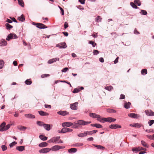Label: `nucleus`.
I'll return each mask as SVG.
<instances>
[{
  "mask_svg": "<svg viewBox=\"0 0 154 154\" xmlns=\"http://www.w3.org/2000/svg\"><path fill=\"white\" fill-rule=\"evenodd\" d=\"M6 123L5 122L2 123L0 125V131H3L8 130L11 127V125L8 124L5 125Z\"/></svg>",
  "mask_w": 154,
  "mask_h": 154,
  "instance_id": "1",
  "label": "nucleus"
},
{
  "mask_svg": "<svg viewBox=\"0 0 154 154\" xmlns=\"http://www.w3.org/2000/svg\"><path fill=\"white\" fill-rule=\"evenodd\" d=\"M17 36L14 33H10L7 36L6 38V40L8 41H10L11 39L17 38Z\"/></svg>",
  "mask_w": 154,
  "mask_h": 154,
  "instance_id": "2",
  "label": "nucleus"
},
{
  "mask_svg": "<svg viewBox=\"0 0 154 154\" xmlns=\"http://www.w3.org/2000/svg\"><path fill=\"white\" fill-rule=\"evenodd\" d=\"M78 103L75 102L73 103H71L70 104V108L71 109L75 110L78 109Z\"/></svg>",
  "mask_w": 154,
  "mask_h": 154,
  "instance_id": "3",
  "label": "nucleus"
},
{
  "mask_svg": "<svg viewBox=\"0 0 154 154\" xmlns=\"http://www.w3.org/2000/svg\"><path fill=\"white\" fill-rule=\"evenodd\" d=\"M78 123L80 125H85L89 124L91 123V122H85L82 120H78Z\"/></svg>",
  "mask_w": 154,
  "mask_h": 154,
  "instance_id": "4",
  "label": "nucleus"
},
{
  "mask_svg": "<svg viewBox=\"0 0 154 154\" xmlns=\"http://www.w3.org/2000/svg\"><path fill=\"white\" fill-rule=\"evenodd\" d=\"M51 150V149L48 148H45L39 150V152L40 153H45L49 152Z\"/></svg>",
  "mask_w": 154,
  "mask_h": 154,
  "instance_id": "5",
  "label": "nucleus"
},
{
  "mask_svg": "<svg viewBox=\"0 0 154 154\" xmlns=\"http://www.w3.org/2000/svg\"><path fill=\"white\" fill-rule=\"evenodd\" d=\"M60 136L52 138L48 141L49 143H56L60 139Z\"/></svg>",
  "mask_w": 154,
  "mask_h": 154,
  "instance_id": "6",
  "label": "nucleus"
},
{
  "mask_svg": "<svg viewBox=\"0 0 154 154\" xmlns=\"http://www.w3.org/2000/svg\"><path fill=\"white\" fill-rule=\"evenodd\" d=\"M65 148V147H63L58 145H56L53 146L51 149L53 151H56L60 149H62Z\"/></svg>",
  "mask_w": 154,
  "mask_h": 154,
  "instance_id": "7",
  "label": "nucleus"
},
{
  "mask_svg": "<svg viewBox=\"0 0 154 154\" xmlns=\"http://www.w3.org/2000/svg\"><path fill=\"white\" fill-rule=\"evenodd\" d=\"M56 47L60 48H65L67 47L66 43L65 42L60 43L56 45Z\"/></svg>",
  "mask_w": 154,
  "mask_h": 154,
  "instance_id": "8",
  "label": "nucleus"
},
{
  "mask_svg": "<svg viewBox=\"0 0 154 154\" xmlns=\"http://www.w3.org/2000/svg\"><path fill=\"white\" fill-rule=\"evenodd\" d=\"M73 130L67 128H63L61 130V132L62 133H65L70 132L72 131Z\"/></svg>",
  "mask_w": 154,
  "mask_h": 154,
  "instance_id": "9",
  "label": "nucleus"
},
{
  "mask_svg": "<svg viewBox=\"0 0 154 154\" xmlns=\"http://www.w3.org/2000/svg\"><path fill=\"white\" fill-rule=\"evenodd\" d=\"M105 122H112L115 121L116 120V119L113 118L112 117H108L107 118H104Z\"/></svg>",
  "mask_w": 154,
  "mask_h": 154,
  "instance_id": "10",
  "label": "nucleus"
},
{
  "mask_svg": "<svg viewBox=\"0 0 154 154\" xmlns=\"http://www.w3.org/2000/svg\"><path fill=\"white\" fill-rule=\"evenodd\" d=\"M35 25H37V27L40 29H45L47 27V26H45L44 24L40 23H36Z\"/></svg>",
  "mask_w": 154,
  "mask_h": 154,
  "instance_id": "11",
  "label": "nucleus"
},
{
  "mask_svg": "<svg viewBox=\"0 0 154 154\" xmlns=\"http://www.w3.org/2000/svg\"><path fill=\"white\" fill-rule=\"evenodd\" d=\"M110 128L112 129H116L118 128H121V126L118 124H112L109 126Z\"/></svg>",
  "mask_w": 154,
  "mask_h": 154,
  "instance_id": "12",
  "label": "nucleus"
},
{
  "mask_svg": "<svg viewBox=\"0 0 154 154\" xmlns=\"http://www.w3.org/2000/svg\"><path fill=\"white\" fill-rule=\"evenodd\" d=\"M128 116L131 118L137 119L140 117L139 115H137L134 113H130L128 114Z\"/></svg>",
  "mask_w": 154,
  "mask_h": 154,
  "instance_id": "13",
  "label": "nucleus"
},
{
  "mask_svg": "<svg viewBox=\"0 0 154 154\" xmlns=\"http://www.w3.org/2000/svg\"><path fill=\"white\" fill-rule=\"evenodd\" d=\"M73 123L69 122H65L62 123V126L63 127L66 126L67 127H69L73 125Z\"/></svg>",
  "mask_w": 154,
  "mask_h": 154,
  "instance_id": "14",
  "label": "nucleus"
},
{
  "mask_svg": "<svg viewBox=\"0 0 154 154\" xmlns=\"http://www.w3.org/2000/svg\"><path fill=\"white\" fill-rule=\"evenodd\" d=\"M57 113L59 115L64 116L68 115L69 112L66 111H60L58 112Z\"/></svg>",
  "mask_w": 154,
  "mask_h": 154,
  "instance_id": "15",
  "label": "nucleus"
},
{
  "mask_svg": "<svg viewBox=\"0 0 154 154\" xmlns=\"http://www.w3.org/2000/svg\"><path fill=\"white\" fill-rule=\"evenodd\" d=\"M146 114L149 116H154V112L151 110H146L145 111Z\"/></svg>",
  "mask_w": 154,
  "mask_h": 154,
  "instance_id": "16",
  "label": "nucleus"
},
{
  "mask_svg": "<svg viewBox=\"0 0 154 154\" xmlns=\"http://www.w3.org/2000/svg\"><path fill=\"white\" fill-rule=\"evenodd\" d=\"M59 58L57 57H56L54 58H53L49 60L48 62V64H51L54 62H55L56 61H59Z\"/></svg>",
  "mask_w": 154,
  "mask_h": 154,
  "instance_id": "17",
  "label": "nucleus"
},
{
  "mask_svg": "<svg viewBox=\"0 0 154 154\" xmlns=\"http://www.w3.org/2000/svg\"><path fill=\"white\" fill-rule=\"evenodd\" d=\"M130 126L134 127L140 128L141 127L142 125L141 124H139L138 123H134L133 124H130Z\"/></svg>",
  "mask_w": 154,
  "mask_h": 154,
  "instance_id": "18",
  "label": "nucleus"
},
{
  "mask_svg": "<svg viewBox=\"0 0 154 154\" xmlns=\"http://www.w3.org/2000/svg\"><path fill=\"white\" fill-rule=\"evenodd\" d=\"M17 128L20 131H25L27 127L21 125H19L17 126Z\"/></svg>",
  "mask_w": 154,
  "mask_h": 154,
  "instance_id": "19",
  "label": "nucleus"
},
{
  "mask_svg": "<svg viewBox=\"0 0 154 154\" xmlns=\"http://www.w3.org/2000/svg\"><path fill=\"white\" fill-rule=\"evenodd\" d=\"M7 43L6 41L4 39H2L0 41V46H6Z\"/></svg>",
  "mask_w": 154,
  "mask_h": 154,
  "instance_id": "20",
  "label": "nucleus"
},
{
  "mask_svg": "<svg viewBox=\"0 0 154 154\" xmlns=\"http://www.w3.org/2000/svg\"><path fill=\"white\" fill-rule=\"evenodd\" d=\"M16 149L19 152H22L25 150V146H17L16 147Z\"/></svg>",
  "mask_w": 154,
  "mask_h": 154,
  "instance_id": "21",
  "label": "nucleus"
},
{
  "mask_svg": "<svg viewBox=\"0 0 154 154\" xmlns=\"http://www.w3.org/2000/svg\"><path fill=\"white\" fill-rule=\"evenodd\" d=\"M24 116L27 118L34 119L35 118V116L31 114H25Z\"/></svg>",
  "mask_w": 154,
  "mask_h": 154,
  "instance_id": "22",
  "label": "nucleus"
},
{
  "mask_svg": "<svg viewBox=\"0 0 154 154\" xmlns=\"http://www.w3.org/2000/svg\"><path fill=\"white\" fill-rule=\"evenodd\" d=\"M38 112L41 116H47L49 115L48 113L44 112L43 111H39Z\"/></svg>",
  "mask_w": 154,
  "mask_h": 154,
  "instance_id": "23",
  "label": "nucleus"
},
{
  "mask_svg": "<svg viewBox=\"0 0 154 154\" xmlns=\"http://www.w3.org/2000/svg\"><path fill=\"white\" fill-rule=\"evenodd\" d=\"M78 121H77L76 122H74L73 124V126L72 127V128H75V129L78 128L80 127L79 124H78Z\"/></svg>",
  "mask_w": 154,
  "mask_h": 154,
  "instance_id": "24",
  "label": "nucleus"
},
{
  "mask_svg": "<svg viewBox=\"0 0 154 154\" xmlns=\"http://www.w3.org/2000/svg\"><path fill=\"white\" fill-rule=\"evenodd\" d=\"M93 145L95 147H97L98 149L103 150L105 149V148L103 146L93 144Z\"/></svg>",
  "mask_w": 154,
  "mask_h": 154,
  "instance_id": "25",
  "label": "nucleus"
},
{
  "mask_svg": "<svg viewBox=\"0 0 154 154\" xmlns=\"http://www.w3.org/2000/svg\"><path fill=\"white\" fill-rule=\"evenodd\" d=\"M89 115L90 117L94 119L97 118L98 116H99V115H97L95 113H90Z\"/></svg>",
  "mask_w": 154,
  "mask_h": 154,
  "instance_id": "26",
  "label": "nucleus"
},
{
  "mask_svg": "<svg viewBox=\"0 0 154 154\" xmlns=\"http://www.w3.org/2000/svg\"><path fill=\"white\" fill-rule=\"evenodd\" d=\"M43 127L45 130L48 131L50 130V125L49 124H44Z\"/></svg>",
  "mask_w": 154,
  "mask_h": 154,
  "instance_id": "27",
  "label": "nucleus"
},
{
  "mask_svg": "<svg viewBox=\"0 0 154 154\" xmlns=\"http://www.w3.org/2000/svg\"><path fill=\"white\" fill-rule=\"evenodd\" d=\"M48 144L46 142H43L39 144L38 146L40 147H44L47 146Z\"/></svg>",
  "mask_w": 154,
  "mask_h": 154,
  "instance_id": "28",
  "label": "nucleus"
},
{
  "mask_svg": "<svg viewBox=\"0 0 154 154\" xmlns=\"http://www.w3.org/2000/svg\"><path fill=\"white\" fill-rule=\"evenodd\" d=\"M97 132V130H94L92 131H86L87 135H92L96 133Z\"/></svg>",
  "mask_w": 154,
  "mask_h": 154,
  "instance_id": "29",
  "label": "nucleus"
},
{
  "mask_svg": "<svg viewBox=\"0 0 154 154\" xmlns=\"http://www.w3.org/2000/svg\"><path fill=\"white\" fill-rule=\"evenodd\" d=\"M77 151V149L75 148H72L68 150V152L70 153L75 152Z\"/></svg>",
  "mask_w": 154,
  "mask_h": 154,
  "instance_id": "30",
  "label": "nucleus"
},
{
  "mask_svg": "<svg viewBox=\"0 0 154 154\" xmlns=\"http://www.w3.org/2000/svg\"><path fill=\"white\" fill-rule=\"evenodd\" d=\"M131 105V103L130 102H128L127 103L125 102L124 104V107L126 109H128L130 107V106Z\"/></svg>",
  "mask_w": 154,
  "mask_h": 154,
  "instance_id": "31",
  "label": "nucleus"
},
{
  "mask_svg": "<svg viewBox=\"0 0 154 154\" xmlns=\"http://www.w3.org/2000/svg\"><path fill=\"white\" fill-rule=\"evenodd\" d=\"M97 118V120L100 122L104 123L105 122V120L104 119V118H101L100 115H99V116H98Z\"/></svg>",
  "mask_w": 154,
  "mask_h": 154,
  "instance_id": "32",
  "label": "nucleus"
},
{
  "mask_svg": "<svg viewBox=\"0 0 154 154\" xmlns=\"http://www.w3.org/2000/svg\"><path fill=\"white\" fill-rule=\"evenodd\" d=\"M87 135L86 131L84 133H81L78 134V136L79 137H86Z\"/></svg>",
  "mask_w": 154,
  "mask_h": 154,
  "instance_id": "33",
  "label": "nucleus"
},
{
  "mask_svg": "<svg viewBox=\"0 0 154 154\" xmlns=\"http://www.w3.org/2000/svg\"><path fill=\"white\" fill-rule=\"evenodd\" d=\"M39 138L42 140H46L47 139V137L43 135H40L39 136Z\"/></svg>",
  "mask_w": 154,
  "mask_h": 154,
  "instance_id": "34",
  "label": "nucleus"
},
{
  "mask_svg": "<svg viewBox=\"0 0 154 154\" xmlns=\"http://www.w3.org/2000/svg\"><path fill=\"white\" fill-rule=\"evenodd\" d=\"M18 19L20 21L22 22H23L25 20L24 16L23 14H22L19 17Z\"/></svg>",
  "mask_w": 154,
  "mask_h": 154,
  "instance_id": "35",
  "label": "nucleus"
},
{
  "mask_svg": "<svg viewBox=\"0 0 154 154\" xmlns=\"http://www.w3.org/2000/svg\"><path fill=\"white\" fill-rule=\"evenodd\" d=\"M104 88L105 89L109 91H111L113 89V87L112 86H111L106 87Z\"/></svg>",
  "mask_w": 154,
  "mask_h": 154,
  "instance_id": "36",
  "label": "nucleus"
},
{
  "mask_svg": "<svg viewBox=\"0 0 154 154\" xmlns=\"http://www.w3.org/2000/svg\"><path fill=\"white\" fill-rule=\"evenodd\" d=\"M5 26L7 29L8 30L10 29L13 28V26L8 23H6L5 24Z\"/></svg>",
  "mask_w": 154,
  "mask_h": 154,
  "instance_id": "37",
  "label": "nucleus"
},
{
  "mask_svg": "<svg viewBox=\"0 0 154 154\" xmlns=\"http://www.w3.org/2000/svg\"><path fill=\"white\" fill-rule=\"evenodd\" d=\"M140 14L142 15H146L147 14V11L144 10H141L140 12Z\"/></svg>",
  "mask_w": 154,
  "mask_h": 154,
  "instance_id": "38",
  "label": "nucleus"
},
{
  "mask_svg": "<svg viewBox=\"0 0 154 154\" xmlns=\"http://www.w3.org/2000/svg\"><path fill=\"white\" fill-rule=\"evenodd\" d=\"M4 64V62L2 60H0V69L2 68Z\"/></svg>",
  "mask_w": 154,
  "mask_h": 154,
  "instance_id": "39",
  "label": "nucleus"
},
{
  "mask_svg": "<svg viewBox=\"0 0 154 154\" xmlns=\"http://www.w3.org/2000/svg\"><path fill=\"white\" fill-rule=\"evenodd\" d=\"M107 111L109 113H116V110L110 109H107Z\"/></svg>",
  "mask_w": 154,
  "mask_h": 154,
  "instance_id": "40",
  "label": "nucleus"
},
{
  "mask_svg": "<svg viewBox=\"0 0 154 154\" xmlns=\"http://www.w3.org/2000/svg\"><path fill=\"white\" fill-rule=\"evenodd\" d=\"M141 143L142 145L145 147L148 148V146L147 144L144 141L142 140L141 141Z\"/></svg>",
  "mask_w": 154,
  "mask_h": 154,
  "instance_id": "41",
  "label": "nucleus"
},
{
  "mask_svg": "<svg viewBox=\"0 0 154 154\" xmlns=\"http://www.w3.org/2000/svg\"><path fill=\"white\" fill-rule=\"evenodd\" d=\"M25 83L26 85H29L32 84V82L30 81V79H29L26 80L25 82Z\"/></svg>",
  "mask_w": 154,
  "mask_h": 154,
  "instance_id": "42",
  "label": "nucleus"
},
{
  "mask_svg": "<svg viewBox=\"0 0 154 154\" xmlns=\"http://www.w3.org/2000/svg\"><path fill=\"white\" fill-rule=\"evenodd\" d=\"M19 4L20 5H21L22 7H24V3L22 0H17Z\"/></svg>",
  "mask_w": 154,
  "mask_h": 154,
  "instance_id": "43",
  "label": "nucleus"
},
{
  "mask_svg": "<svg viewBox=\"0 0 154 154\" xmlns=\"http://www.w3.org/2000/svg\"><path fill=\"white\" fill-rule=\"evenodd\" d=\"M83 145L82 143H77L73 145L74 147H79L83 146Z\"/></svg>",
  "mask_w": 154,
  "mask_h": 154,
  "instance_id": "44",
  "label": "nucleus"
},
{
  "mask_svg": "<svg viewBox=\"0 0 154 154\" xmlns=\"http://www.w3.org/2000/svg\"><path fill=\"white\" fill-rule=\"evenodd\" d=\"M130 5L133 8L135 9H137L138 8L137 6L133 2H131L130 3Z\"/></svg>",
  "mask_w": 154,
  "mask_h": 154,
  "instance_id": "45",
  "label": "nucleus"
},
{
  "mask_svg": "<svg viewBox=\"0 0 154 154\" xmlns=\"http://www.w3.org/2000/svg\"><path fill=\"white\" fill-rule=\"evenodd\" d=\"M134 3L138 6H140L141 5L140 2L139 0H135Z\"/></svg>",
  "mask_w": 154,
  "mask_h": 154,
  "instance_id": "46",
  "label": "nucleus"
},
{
  "mask_svg": "<svg viewBox=\"0 0 154 154\" xmlns=\"http://www.w3.org/2000/svg\"><path fill=\"white\" fill-rule=\"evenodd\" d=\"M37 124L39 126H43V125L44 124V123L43 122L41 121H37Z\"/></svg>",
  "mask_w": 154,
  "mask_h": 154,
  "instance_id": "47",
  "label": "nucleus"
},
{
  "mask_svg": "<svg viewBox=\"0 0 154 154\" xmlns=\"http://www.w3.org/2000/svg\"><path fill=\"white\" fill-rule=\"evenodd\" d=\"M89 43L92 45L93 47H95V45H96V44L93 41H89Z\"/></svg>",
  "mask_w": 154,
  "mask_h": 154,
  "instance_id": "48",
  "label": "nucleus"
},
{
  "mask_svg": "<svg viewBox=\"0 0 154 154\" xmlns=\"http://www.w3.org/2000/svg\"><path fill=\"white\" fill-rule=\"evenodd\" d=\"M99 52V51L96 50H94L93 51L94 55H97Z\"/></svg>",
  "mask_w": 154,
  "mask_h": 154,
  "instance_id": "49",
  "label": "nucleus"
},
{
  "mask_svg": "<svg viewBox=\"0 0 154 154\" xmlns=\"http://www.w3.org/2000/svg\"><path fill=\"white\" fill-rule=\"evenodd\" d=\"M17 143L15 141L13 142L10 144L9 146L10 147H12L14 145H15Z\"/></svg>",
  "mask_w": 154,
  "mask_h": 154,
  "instance_id": "50",
  "label": "nucleus"
},
{
  "mask_svg": "<svg viewBox=\"0 0 154 154\" xmlns=\"http://www.w3.org/2000/svg\"><path fill=\"white\" fill-rule=\"evenodd\" d=\"M147 70L144 69L142 70L141 73L142 75H145L147 74Z\"/></svg>",
  "mask_w": 154,
  "mask_h": 154,
  "instance_id": "51",
  "label": "nucleus"
},
{
  "mask_svg": "<svg viewBox=\"0 0 154 154\" xmlns=\"http://www.w3.org/2000/svg\"><path fill=\"white\" fill-rule=\"evenodd\" d=\"M95 127L97 128H103V126L100 124L96 123Z\"/></svg>",
  "mask_w": 154,
  "mask_h": 154,
  "instance_id": "52",
  "label": "nucleus"
},
{
  "mask_svg": "<svg viewBox=\"0 0 154 154\" xmlns=\"http://www.w3.org/2000/svg\"><path fill=\"white\" fill-rule=\"evenodd\" d=\"M2 148L3 151H4L6 150L7 148L5 145H3L2 146Z\"/></svg>",
  "mask_w": 154,
  "mask_h": 154,
  "instance_id": "53",
  "label": "nucleus"
},
{
  "mask_svg": "<svg viewBox=\"0 0 154 154\" xmlns=\"http://www.w3.org/2000/svg\"><path fill=\"white\" fill-rule=\"evenodd\" d=\"M80 91V90L79 89L77 88H75L74 89L73 92V93H77L79 92Z\"/></svg>",
  "mask_w": 154,
  "mask_h": 154,
  "instance_id": "54",
  "label": "nucleus"
},
{
  "mask_svg": "<svg viewBox=\"0 0 154 154\" xmlns=\"http://www.w3.org/2000/svg\"><path fill=\"white\" fill-rule=\"evenodd\" d=\"M138 151H140L142 150H146V149L145 148H143L139 146L137 147Z\"/></svg>",
  "mask_w": 154,
  "mask_h": 154,
  "instance_id": "55",
  "label": "nucleus"
},
{
  "mask_svg": "<svg viewBox=\"0 0 154 154\" xmlns=\"http://www.w3.org/2000/svg\"><path fill=\"white\" fill-rule=\"evenodd\" d=\"M154 123V120H150L148 122L149 126H150Z\"/></svg>",
  "mask_w": 154,
  "mask_h": 154,
  "instance_id": "56",
  "label": "nucleus"
},
{
  "mask_svg": "<svg viewBox=\"0 0 154 154\" xmlns=\"http://www.w3.org/2000/svg\"><path fill=\"white\" fill-rule=\"evenodd\" d=\"M101 20V18L100 16H98L95 18V20L96 21H100Z\"/></svg>",
  "mask_w": 154,
  "mask_h": 154,
  "instance_id": "57",
  "label": "nucleus"
},
{
  "mask_svg": "<svg viewBox=\"0 0 154 154\" xmlns=\"http://www.w3.org/2000/svg\"><path fill=\"white\" fill-rule=\"evenodd\" d=\"M69 69L67 67H65L62 70V72H66Z\"/></svg>",
  "mask_w": 154,
  "mask_h": 154,
  "instance_id": "58",
  "label": "nucleus"
},
{
  "mask_svg": "<svg viewBox=\"0 0 154 154\" xmlns=\"http://www.w3.org/2000/svg\"><path fill=\"white\" fill-rule=\"evenodd\" d=\"M45 108H47L50 109L51 108V105L46 104H45Z\"/></svg>",
  "mask_w": 154,
  "mask_h": 154,
  "instance_id": "59",
  "label": "nucleus"
},
{
  "mask_svg": "<svg viewBox=\"0 0 154 154\" xmlns=\"http://www.w3.org/2000/svg\"><path fill=\"white\" fill-rule=\"evenodd\" d=\"M50 75L48 74H44L42 75L41 77L42 78H44L45 77L48 76Z\"/></svg>",
  "mask_w": 154,
  "mask_h": 154,
  "instance_id": "60",
  "label": "nucleus"
},
{
  "mask_svg": "<svg viewBox=\"0 0 154 154\" xmlns=\"http://www.w3.org/2000/svg\"><path fill=\"white\" fill-rule=\"evenodd\" d=\"M68 26V23L67 22H65L64 24V28L66 29Z\"/></svg>",
  "mask_w": 154,
  "mask_h": 154,
  "instance_id": "61",
  "label": "nucleus"
},
{
  "mask_svg": "<svg viewBox=\"0 0 154 154\" xmlns=\"http://www.w3.org/2000/svg\"><path fill=\"white\" fill-rule=\"evenodd\" d=\"M125 98V96L124 94H121L120 95V97L119 99H124Z\"/></svg>",
  "mask_w": 154,
  "mask_h": 154,
  "instance_id": "62",
  "label": "nucleus"
},
{
  "mask_svg": "<svg viewBox=\"0 0 154 154\" xmlns=\"http://www.w3.org/2000/svg\"><path fill=\"white\" fill-rule=\"evenodd\" d=\"M79 1L82 4H84L85 3V0H79Z\"/></svg>",
  "mask_w": 154,
  "mask_h": 154,
  "instance_id": "63",
  "label": "nucleus"
},
{
  "mask_svg": "<svg viewBox=\"0 0 154 154\" xmlns=\"http://www.w3.org/2000/svg\"><path fill=\"white\" fill-rule=\"evenodd\" d=\"M99 61L101 63H103L104 62V60L103 57H100L99 59Z\"/></svg>",
  "mask_w": 154,
  "mask_h": 154,
  "instance_id": "64",
  "label": "nucleus"
}]
</instances>
